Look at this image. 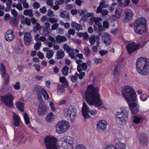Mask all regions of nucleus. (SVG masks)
Masks as SVG:
<instances>
[{
	"label": "nucleus",
	"instance_id": "4c0bfd02",
	"mask_svg": "<svg viewBox=\"0 0 149 149\" xmlns=\"http://www.w3.org/2000/svg\"><path fill=\"white\" fill-rule=\"evenodd\" d=\"M69 68L68 66H66L64 67L62 70V72L64 76L68 75Z\"/></svg>",
	"mask_w": 149,
	"mask_h": 149
},
{
	"label": "nucleus",
	"instance_id": "dca6fc26",
	"mask_svg": "<svg viewBox=\"0 0 149 149\" xmlns=\"http://www.w3.org/2000/svg\"><path fill=\"white\" fill-rule=\"evenodd\" d=\"M15 35L13 30H8L5 34L6 40L8 42H10L13 40L15 38Z\"/></svg>",
	"mask_w": 149,
	"mask_h": 149
},
{
	"label": "nucleus",
	"instance_id": "052dcab7",
	"mask_svg": "<svg viewBox=\"0 0 149 149\" xmlns=\"http://www.w3.org/2000/svg\"><path fill=\"white\" fill-rule=\"evenodd\" d=\"M49 22L52 23L57 22L58 20L56 19H55L52 17H50L48 18Z\"/></svg>",
	"mask_w": 149,
	"mask_h": 149
},
{
	"label": "nucleus",
	"instance_id": "8fccbe9b",
	"mask_svg": "<svg viewBox=\"0 0 149 149\" xmlns=\"http://www.w3.org/2000/svg\"><path fill=\"white\" fill-rule=\"evenodd\" d=\"M41 45L40 43L38 42H36L34 45V48L35 49L38 50L39 49L41 46Z\"/></svg>",
	"mask_w": 149,
	"mask_h": 149
},
{
	"label": "nucleus",
	"instance_id": "09e8293b",
	"mask_svg": "<svg viewBox=\"0 0 149 149\" xmlns=\"http://www.w3.org/2000/svg\"><path fill=\"white\" fill-rule=\"evenodd\" d=\"M121 13L118 9H116L115 12V17L117 18H119L120 17Z\"/></svg>",
	"mask_w": 149,
	"mask_h": 149
},
{
	"label": "nucleus",
	"instance_id": "72a5a7b5",
	"mask_svg": "<svg viewBox=\"0 0 149 149\" xmlns=\"http://www.w3.org/2000/svg\"><path fill=\"white\" fill-rule=\"evenodd\" d=\"M64 88L61 85L58 84L57 86V92L58 94H60L64 92Z\"/></svg>",
	"mask_w": 149,
	"mask_h": 149
},
{
	"label": "nucleus",
	"instance_id": "79ce46f5",
	"mask_svg": "<svg viewBox=\"0 0 149 149\" xmlns=\"http://www.w3.org/2000/svg\"><path fill=\"white\" fill-rule=\"evenodd\" d=\"M36 25V26L34 27L33 30V32H37V31L40 30L41 29V27L39 23H37Z\"/></svg>",
	"mask_w": 149,
	"mask_h": 149
},
{
	"label": "nucleus",
	"instance_id": "a878e982",
	"mask_svg": "<svg viewBox=\"0 0 149 149\" xmlns=\"http://www.w3.org/2000/svg\"><path fill=\"white\" fill-rule=\"evenodd\" d=\"M1 66L0 68V73L2 77L3 78L6 75V70L5 66L2 64H0Z\"/></svg>",
	"mask_w": 149,
	"mask_h": 149
},
{
	"label": "nucleus",
	"instance_id": "7c9ffc66",
	"mask_svg": "<svg viewBox=\"0 0 149 149\" xmlns=\"http://www.w3.org/2000/svg\"><path fill=\"white\" fill-rule=\"evenodd\" d=\"M92 20H94L95 24L98 26V27L102 26L101 23L100 22L102 20V19L101 18L94 17V20L93 19Z\"/></svg>",
	"mask_w": 149,
	"mask_h": 149
},
{
	"label": "nucleus",
	"instance_id": "9d476101",
	"mask_svg": "<svg viewBox=\"0 0 149 149\" xmlns=\"http://www.w3.org/2000/svg\"><path fill=\"white\" fill-rule=\"evenodd\" d=\"M3 102L6 106L9 107H12L13 105V97L10 94L5 95L2 97Z\"/></svg>",
	"mask_w": 149,
	"mask_h": 149
},
{
	"label": "nucleus",
	"instance_id": "0e129e2a",
	"mask_svg": "<svg viewBox=\"0 0 149 149\" xmlns=\"http://www.w3.org/2000/svg\"><path fill=\"white\" fill-rule=\"evenodd\" d=\"M39 10L41 13L44 14L47 12V10L46 8L44 6L42 8H40Z\"/></svg>",
	"mask_w": 149,
	"mask_h": 149
},
{
	"label": "nucleus",
	"instance_id": "423d86ee",
	"mask_svg": "<svg viewBox=\"0 0 149 149\" xmlns=\"http://www.w3.org/2000/svg\"><path fill=\"white\" fill-rule=\"evenodd\" d=\"M64 114L68 120H71V122H72L76 116V109L74 107H70L64 110Z\"/></svg>",
	"mask_w": 149,
	"mask_h": 149
},
{
	"label": "nucleus",
	"instance_id": "69168bd1",
	"mask_svg": "<svg viewBox=\"0 0 149 149\" xmlns=\"http://www.w3.org/2000/svg\"><path fill=\"white\" fill-rule=\"evenodd\" d=\"M95 63L97 64L100 63L102 62V60L101 58H95L94 59Z\"/></svg>",
	"mask_w": 149,
	"mask_h": 149
},
{
	"label": "nucleus",
	"instance_id": "338daca9",
	"mask_svg": "<svg viewBox=\"0 0 149 149\" xmlns=\"http://www.w3.org/2000/svg\"><path fill=\"white\" fill-rule=\"evenodd\" d=\"M58 25V23H55L52 26V30H54L56 29Z\"/></svg>",
	"mask_w": 149,
	"mask_h": 149
},
{
	"label": "nucleus",
	"instance_id": "a211bd4d",
	"mask_svg": "<svg viewBox=\"0 0 149 149\" xmlns=\"http://www.w3.org/2000/svg\"><path fill=\"white\" fill-rule=\"evenodd\" d=\"M102 40L106 45H109L111 42L110 36L109 34L106 32L104 33L102 36Z\"/></svg>",
	"mask_w": 149,
	"mask_h": 149
},
{
	"label": "nucleus",
	"instance_id": "7ed1b4c3",
	"mask_svg": "<svg viewBox=\"0 0 149 149\" xmlns=\"http://www.w3.org/2000/svg\"><path fill=\"white\" fill-rule=\"evenodd\" d=\"M146 20L143 17L139 18L136 19L134 22V29L135 32L137 34L141 35L146 32Z\"/></svg>",
	"mask_w": 149,
	"mask_h": 149
},
{
	"label": "nucleus",
	"instance_id": "a18cd8bd",
	"mask_svg": "<svg viewBox=\"0 0 149 149\" xmlns=\"http://www.w3.org/2000/svg\"><path fill=\"white\" fill-rule=\"evenodd\" d=\"M24 119L25 120L26 124H28L29 123H30V122L29 118L26 112H25L24 113Z\"/></svg>",
	"mask_w": 149,
	"mask_h": 149
},
{
	"label": "nucleus",
	"instance_id": "ea45409f",
	"mask_svg": "<svg viewBox=\"0 0 149 149\" xmlns=\"http://www.w3.org/2000/svg\"><path fill=\"white\" fill-rule=\"evenodd\" d=\"M54 54V52L52 50H49L47 53L46 54V57L48 59L51 58Z\"/></svg>",
	"mask_w": 149,
	"mask_h": 149
},
{
	"label": "nucleus",
	"instance_id": "1a4fd4ad",
	"mask_svg": "<svg viewBox=\"0 0 149 149\" xmlns=\"http://www.w3.org/2000/svg\"><path fill=\"white\" fill-rule=\"evenodd\" d=\"M137 98L127 101L130 108V111L132 114H135L137 113L139 111V107L137 104Z\"/></svg>",
	"mask_w": 149,
	"mask_h": 149
},
{
	"label": "nucleus",
	"instance_id": "49530a36",
	"mask_svg": "<svg viewBox=\"0 0 149 149\" xmlns=\"http://www.w3.org/2000/svg\"><path fill=\"white\" fill-rule=\"evenodd\" d=\"M19 138L21 139V141L22 143H24L26 139V137L22 133H21L20 134Z\"/></svg>",
	"mask_w": 149,
	"mask_h": 149
},
{
	"label": "nucleus",
	"instance_id": "774afa93",
	"mask_svg": "<svg viewBox=\"0 0 149 149\" xmlns=\"http://www.w3.org/2000/svg\"><path fill=\"white\" fill-rule=\"evenodd\" d=\"M14 88L15 89L18 90L20 88V85L19 82H17L16 84L14 85Z\"/></svg>",
	"mask_w": 149,
	"mask_h": 149
},
{
	"label": "nucleus",
	"instance_id": "b1692460",
	"mask_svg": "<svg viewBox=\"0 0 149 149\" xmlns=\"http://www.w3.org/2000/svg\"><path fill=\"white\" fill-rule=\"evenodd\" d=\"M56 40L57 42L60 43L62 42H64L67 40V38L65 36H62L61 35H58L56 37Z\"/></svg>",
	"mask_w": 149,
	"mask_h": 149
},
{
	"label": "nucleus",
	"instance_id": "aec40b11",
	"mask_svg": "<svg viewBox=\"0 0 149 149\" xmlns=\"http://www.w3.org/2000/svg\"><path fill=\"white\" fill-rule=\"evenodd\" d=\"M143 120V117L139 115H134L133 116V121L136 124L142 123Z\"/></svg>",
	"mask_w": 149,
	"mask_h": 149
},
{
	"label": "nucleus",
	"instance_id": "680f3d73",
	"mask_svg": "<svg viewBox=\"0 0 149 149\" xmlns=\"http://www.w3.org/2000/svg\"><path fill=\"white\" fill-rule=\"evenodd\" d=\"M81 70L82 69L84 70H86L87 67V64L86 63H82V64H81Z\"/></svg>",
	"mask_w": 149,
	"mask_h": 149
},
{
	"label": "nucleus",
	"instance_id": "e2e57ef3",
	"mask_svg": "<svg viewBox=\"0 0 149 149\" xmlns=\"http://www.w3.org/2000/svg\"><path fill=\"white\" fill-rule=\"evenodd\" d=\"M105 149H116V148L113 145L109 144L106 146Z\"/></svg>",
	"mask_w": 149,
	"mask_h": 149
},
{
	"label": "nucleus",
	"instance_id": "412c9836",
	"mask_svg": "<svg viewBox=\"0 0 149 149\" xmlns=\"http://www.w3.org/2000/svg\"><path fill=\"white\" fill-rule=\"evenodd\" d=\"M128 112V110L127 108H123L122 109V118H123L124 120H126L127 118Z\"/></svg>",
	"mask_w": 149,
	"mask_h": 149
},
{
	"label": "nucleus",
	"instance_id": "c9c22d12",
	"mask_svg": "<svg viewBox=\"0 0 149 149\" xmlns=\"http://www.w3.org/2000/svg\"><path fill=\"white\" fill-rule=\"evenodd\" d=\"M88 39L91 45H93L94 44L95 41V35H91Z\"/></svg>",
	"mask_w": 149,
	"mask_h": 149
},
{
	"label": "nucleus",
	"instance_id": "de8ad7c7",
	"mask_svg": "<svg viewBox=\"0 0 149 149\" xmlns=\"http://www.w3.org/2000/svg\"><path fill=\"white\" fill-rule=\"evenodd\" d=\"M9 77L8 74H6L5 77L4 81L3 82L4 84L5 85H7L9 82Z\"/></svg>",
	"mask_w": 149,
	"mask_h": 149
},
{
	"label": "nucleus",
	"instance_id": "a19ab883",
	"mask_svg": "<svg viewBox=\"0 0 149 149\" xmlns=\"http://www.w3.org/2000/svg\"><path fill=\"white\" fill-rule=\"evenodd\" d=\"M120 69V66L119 65H117L115 67L114 70L113 71V74L114 75H117L118 74V70Z\"/></svg>",
	"mask_w": 149,
	"mask_h": 149
},
{
	"label": "nucleus",
	"instance_id": "2f4dec72",
	"mask_svg": "<svg viewBox=\"0 0 149 149\" xmlns=\"http://www.w3.org/2000/svg\"><path fill=\"white\" fill-rule=\"evenodd\" d=\"M21 23L23 24H26L29 26L31 25V23L30 22V19L28 17H26L24 20L21 21Z\"/></svg>",
	"mask_w": 149,
	"mask_h": 149
},
{
	"label": "nucleus",
	"instance_id": "6ab92c4d",
	"mask_svg": "<svg viewBox=\"0 0 149 149\" xmlns=\"http://www.w3.org/2000/svg\"><path fill=\"white\" fill-rule=\"evenodd\" d=\"M139 140L141 145L145 146L146 145V143L148 142L146 135L144 134H141L139 138Z\"/></svg>",
	"mask_w": 149,
	"mask_h": 149
},
{
	"label": "nucleus",
	"instance_id": "e433bc0d",
	"mask_svg": "<svg viewBox=\"0 0 149 149\" xmlns=\"http://www.w3.org/2000/svg\"><path fill=\"white\" fill-rule=\"evenodd\" d=\"M63 47L65 50H66V52L68 53L71 51H73L74 50L70 47L67 44H65L63 46Z\"/></svg>",
	"mask_w": 149,
	"mask_h": 149
},
{
	"label": "nucleus",
	"instance_id": "4468645a",
	"mask_svg": "<svg viewBox=\"0 0 149 149\" xmlns=\"http://www.w3.org/2000/svg\"><path fill=\"white\" fill-rule=\"evenodd\" d=\"M46 105L43 102H41L38 107V112L40 116H43L47 113Z\"/></svg>",
	"mask_w": 149,
	"mask_h": 149
},
{
	"label": "nucleus",
	"instance_id": "4d7b16f0",
	"mask_svg": "<svg viewBox=\"0 0 149 149\" xmlns=\"http://www.w3.org/2000/svg\"><path fill=\"white\" fill-rule=\"evenodd\" d=\"M75 149H86L83 144H79L76 146Z\"/></svg>",
	"mask_w": 149,
	"mask_h": 149
},
{
	"label": "nucleus",
	"instance_id": "2eb2a0df",
	"mask_svg": "<svg viewBox=\"0 0 149 149\" xmlns=\"http://www.w3.org/2000/svg\"><path fill=\"white\" fill-rule=\"evenodd\" d=\"M24 44L27 46L30 45L32 41L31 35L29 32H26L24 35Z\"/></svg>",
	"mask_w": 149,
	"mask_h": 149
},
{
	"label": "nucleus",
	"instance_id": "473e14b6",
	"mask_svg": "<svg viewBox=\"0 0 149 149\" xmlns=\"http://www.w3.org/2000/svg\"><path fill=\"white\" fill-rule=\"evenodd\" d=\"M76 63L78 64L77 70L78 72H80L81 71V65L83 63V61L80 59L77 60Z\"/></svg>",
	"mask_w": 149,
	"mask_h": 149
},
{
	"label": "nucleus",
	"instance_id": "4be33fe9",
	"mask_svg": "<svg viewBox=\"0 0 149 149\" xmlns=\"http://www.w3.org/2000/svg\"><path fill=\"white\" fill-rule=\"evenodd\" d=\"M56 55V58L57 59H61L64 57L65 53L62 49H60L57 52Z\"/></svg>",
	"mask_w": 149,
	"mask_h": 149
},
{
	"label": "nucleus",
	"instance_id": "37998d69",
	"mask_svg": "<svg viewBox=\"0 0 149 149\" xmlns=\"http://www.w3.org/2000/svg\"><path fill=\"white\" fill-rule=\"evenodd\" d=\"M98 29L97 35L99 36H100L103 33V31L105 29L103 26L98 27Z\"/></svg>",
	"mask_w": 149,
	"mask_h": 149
},
{
	"label": "nucleus",
	"instance_id": "f704fd0d",
	"mask_svg": "<svg viewBox=\"0 0 149 149\" xmlns=\"http://www.w3.org/2000/svg\"><path fill=\"white\" fill-rule=\"evenodd\" d=\"M115 146L116 149H121V142L120 140L118 139H116L115 141Z\"/></svg>",
	"mask_w": 149,
	"mask_h": 149
},
{
	"label": "nucleus",
	"instance_id": "58836bf2",
	"mask_svg": "<svg viewBox=\"0 0 149 149\" xmlns=\"http://www.w3.org/2000/svg\"><path fill=\"white\" fill-rule=\"evenodd\" d=\"M69 13L68 12H66L65 13H64L62 11H61L60 13V16L63 18H68L69 17Z\"/></svg>",
	"mask_w": 149,
	"mask_h": 149
},
{
	"label": "nucleus",
	"instance_id": "5701e85b",
	"mask_svg": "<svg viewBox=\"0 0 149 149\" xmlns=\"http://www.w3.org/2000/svg\"><path fill=\"white\" fill-rule=\"evenodd\" d=\"M13 118L14 119L13 125L17 127L19 126L20 119L18 116L15 114H14Z\"/></svg>",
	"mask_w": 149,
	"mask_h": 149
},
{
	"label": "nucleus",
	"instance_id": "ddd939ff",
	"mask_svg": "<svg viewBox=\"0 0 149 149\" xmlns=\"http://www.w3.org/2000/svg\"><path fill=\"white\" fill-rule=\"evenodd\" d=\"M107 123L104 120H100L97 122V128L99 131H104L106 130Z\"/></svg>",
	"mask_w": 149,
	"mask_h": 149
},
{
	"label": "nucleus",
	"instance_id": "3c124183",
	"mask_svg": "<svg viewBox=\"0 0 149 149\" xmlns=\"http://www.w3.org/2000/svg\"><path fill=\"white\" fill-rule=\"evenodd\" d=\"M121 112H117L115 114V116L116 117L115 118L116 120L117 119H119V120L121 121Z\"/></svg>",
	"mask_w": 149,
	"mask_h": 149
},
{
	"label": "nucleus",
	"instance_id": "f03ea898",
	"mask_svg": "<svg viewBox=\"0 0 149 149\" xmlns=\"http://www.w3.org/2000/svg\"><path fill=\"white\" fill-rule=\"evenodd\" d=\"M136 69L138 72L143 75L149 74V59L144 57L137 59L136 62Z\"/></svg>",
	"mask_w": 149,
	"mask_h": 149
},
{
	"label": "nucleus",
	"instance_id": "6e6552de",
	"mask_svg": "<svg viewBox=\"0 0 149 149\" xmlns=\"http://www.w3.org/2000/svg\"><path fill=\"white\" fill-rule=\"evenodd\" d=\"M57 139L53 137H49L47 136L44 139V143L47 149H57Z\"/></svg>",
	"mask_w": 149,
	"mask_h": 149
},
{
	"label": "nucleus",
	"instance_id": "20e7f679",
	"mask_svg": "<svg viewBox=\"0 0 149 149\" xmlns=\"http://www.w3.org/2000/svg\"><path fill=\"white\" fill-rule=\"evenodd\" d=\"M74 144V140L71 137L66 136L61 138L58 141L59 149H68L71 148Z\"/></svg>",
	"mask_w": 149,
	"mask_h": 149
},
{
	"label": "nucleus",
	"instance_id": "bb28decb",
	"mask_svg": "<svg viewBox=\"0 0 149 149\" xmlns=\"http://www.w3.org/2000/svg\"><path fill=\"white\" fill-rule=\"evenodd\" d=\"M77 36L80 38L83 37L84 40H88L89 39V36L88 33L86 32H85L84 33L81 32L77 34Z\"/></svg>",
	"mask_w": 149,
	"mask_h": 149
},
{
	"label": "nucleus",
	"instance_id": "5fc2aeb1",
	"mask_svg": "<svg viewBox=\"0 0 149 149\" xmlns=\"http://www.w3.org/2000/svg\"><path fill=\"white\" fill-rule=\"evenodd\" d=\"M33 7L35 9L38 8L40 7V4L38 2H36L33 5Z\"/></svg>",
	"mask_w": 149,
	"mask_h": 149
},
{
	"label": "nucleus",
	"instance_id": "bf43d9fd",
	"mask_svg": "<svg viewBox=\"0 0 149 149\" xmlns=\"http://www.w3.org/2000/svg\"><path fill=\"white\" fill-rule=\"evenodd\" d=\"M84 50L85 52V54L87 56H88L90 53V50L88 47H85L84 49Z\"/></svg>",
	"mask_w": 149,
	"mask_h": 149
},
{
	"label": "nucleus",
	"instance_id": "f8f14e48",
	"mask_svg": "<svg viewBox=\"0 0 149 149\" xmlns=\"http://www.w3.org/2000/svg\"><path fill=\"white\" fill-rule=\"evenodd\" d=\"M124 14L125 18L123 20L124 22L127 23L132 19L134 13L131 9L129 8L126 9L124 11Z\"/></svg>",
	"mask_w": 149,
	"mask_h": 149
},
{
	"label": "nucleus",
	"instance_id": "603ef678",
	"mask_svg": "<svg viewBox=\"0 0 149 149\" xmlns=\"http://www.w3.org/2000/svg\"><path fill=\"white\" fill-rule=\"evenodd\" d=\"M31 17V18L30 19V21H31L32 24L35 25L37 24V23H37V20L35 17Z\"/></svg>",
	"mask_w": 149,
	"mask_h": 149
},
{
	"label": "nucleus",
	"instance_id": "c756f323",
	"mask_svg": "<svg viewBox=\"0 0 149 149\" xmlns=\"http://www.w3.org/2000/svg\"><path fill=\"white\" fill-rule=\"evenodd\" d=\"M16 106L18 109L21 111H24V104L21 102H17L16 103Z\"/></svg>",
	"mask_w": 149,
	"mask_h": 149
},
{
	"label": "nucleus",
	"instance_id": "c85d7f7f",
	"mask_svg": "<svg viewBox=\"0 0 149 149\" xmlns=\"http://www.w3.org/2000/svg\"><path fill=\"white\" fill-rule=\"evenodd\" d=\"M23 14L25 15L28 16L29 17H32L33 15L32 10L31 9L25 10L24 11Z\"/></svg>",
	"mask_w": 149,
	"mask_h": 149
},
{
	"label": "nucleus",
	"instance_id": "6e6d98bb",
	"mask_svg": "<svg viewBox=\"0 0 149 149\" xmlns=\"http://www.w3.org/2000/svg\"><path fill=\"white\" fill-rule=\"evenodd\" d=\"M130 2V0H123V5L124 6H128Z\"/></svg>",
	"mask_w": 149,
	"mask_h": 149
},
{
	"label": "nucleus",
	"instance_id": "f3484780",
	"mask_svg": "<svg viewBox=\"0 0 149 149\" xmlns=\"http://www.w3.org/2000/svg\"><path fill=\"white\" fill-rule=\"evenodd\" d=\"M89 110V109L88 108L87 105L85 102H84L81 111L83 116L85 118H90V116L88 114Z\"/></svg>",
	"mask_w": 149,
	"mask_h": 149
},
{
	"label": "nucleus",
	"instance_id": "0eeeda50",
	"mask_svg": "<svg viewBox=\"0 0 149 149\" xmlns=\"http://www.w3.org/2000/svg\"><path fill=\"white\" fill-rule=\"evenodd\" d=\"M69 126V123L67 121L64 120L59 121L56 124V132L60 134L64 133L67 131Z\"/></svg>",
	"mask_w": 149,
	"mask_h": 149
},
{
	"label": "nucleus",
	"instance_id": "9b49d317",
	"mask_svg": "<svg viewBox=\"0 0 149 149\" xmlns=\"http://www.w3.org/2000/svg\"><path fill=\"white\" fill-rule=\"evenodd\" d=\"M140 44H137L135 42H133L128 44L126 49L128 53L131 54L134 52L138 50L140 47Z\"/></svg>",
	"mask_w": 149,
	"mask_h": 149
},
{
	"label": "nucleus",
	"instance_id": "13d9d810",
	"mask_svg": "<svg viewBox=\"0 0 149 149\" xmlns=\"http://www.w3.org/2000/svg\"><path fill=\"white\" fill-rule=\"evenodd\" d=\"M70 77V78L71 81L73 82H76L77 81V77L75 76H74V75H72Z\"/></svg>",
	"mask_w": 149,
	"mask_h": 149
},
{
	"label": "nucleus",
	"instance_id": "cd10ccee",
	"mask_svg": "<svg viewBox=\"0 0 149 149\" xmlns=\"http://www.w3.org/2000/svg\"><path fill=\"white\" fill-rule=\"evenodd\" d=\"M54 118V114L52 112L49 113L45 119L46 120L49 122H50Z\"/></svg>",
	"mask_w": 149,
	"mask_h": 149
},
{
	"label": "nucleus",
	"instance_id": "393cba45",
	"mask_svg": "<svg viewBox=\"0 0 149 149\" xmlns=\"http://www.w3.org/2000/svg\"><path fill=\"white\" fill-rule=\"evenodd\" d=\"M71 26L72 28L78 31L81 30L82 29V26L75 22H72L71 24Z\"/></svg>",
	"mask_w": 149,
	"mask_h": 149
},
{
	"label": "nucleus",
	"instance_id": "c03bdc74",
	"mask_svg": "<svg viewBox=\"0 0 149 149\" xmlns=\"http://www.w3.org/2000/svg\"><path fill=\"white\" fill-rule=\"evenodd\" d=\"M141 100L142 101H146L148 97V96L146 94H143L140 96Z\"/></svg>",
	"mask_w": 149,
	"mask_h": 149
},
{
	"label": "nucleus",
	"instance_id": "f257e3e1",
	"mask_svg": "<svg viewBox=\"0 0 149 149\" xmlns=\"http://www.w3.org/2000/svg\"><path fill=\"white\" fill-rule=\"evenodd\" d=\"M85 98L87 102L90 105L99 106L102 105L97 87H94L93 85L88 86L85 92Z\"/></svg>",
	"mask_w": 149,
	"mask_h": 149
},
{
	"label": "nucleus",
	"instance_id": "864d4df0",
	"mask_svg": "<svg viewBox=\"0 0 149 149\" xmlns=\"http://www.w3.org/2000/svg\"><path fill=\"white\" fill-rule=\"evenodd\" d=\"M64 2V0H56L55 4L56 5H59L63 4Z\"/></svg>",
	"mask_w": 149,
	"mask_h": 149
},
{
	"label": "nucleus",
	"instance_id": "39448f33",
	"mask_svg": "<svg viewBox=\"0 0 149 149\" xmlns=\"http://www.w3.org/2000/svg\"><path fill=\"white\" fill-rule=\"evenodd\" d=\"M123 96L127 101L137 98L136 93L133 88L130 86L123 87L122 91Z\"/></svg>",
	"mask_w": 149,
	"mask_h": 149
}]
</instances>
